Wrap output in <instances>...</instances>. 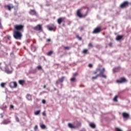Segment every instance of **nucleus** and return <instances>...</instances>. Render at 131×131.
<instances>
[{"label": "nucleus", "mask_w": 131, "mask_h": 131, "mask_svg": "<svg viewBox=\"0 0 131 131\" xmlns=\"http://www.w3.org/2000/svg\"><path fill=\"white\" fill-rule=\"evenodd\" d=\"M77 75H78V73H75L73 74L74 76H77Z\"/></svg>", "instance_id": "nucleus-37"}, {"label": "nucleus", "mask_w": 131, "mask_h": 131, "mask_svg": "<svg viewBox=\"0 0 131 131\" xmlns=\"http://www.w3.org/2000/svg\"><path fill=\"white\" fill-rule=\"evenodd\" d=\"M10 108H11V109H14V105H10Z\"/></svg>", "instance_id": "nucleus-41"}, {"label": "nucleus", "mask_w": 131, "mask_h": 131, "mask_svg": "<svg viewBox=\"0 0 131 131\" xmlns=\"http://www.w3.org/2000/svg\"><path fill=\"white\" fill-rule=\"evenodd\" d=\"M1 85L2 88H5V85H6V83H2L1 84Z\"/></svg>", "instance_id": "nucleus-30"}, {"label": "nucleus", "mask_w": 131, "mask_h": 131, "mask_svg": "<svg viewBox=\"0 0 131 131\" xmlns=\"http://www.w3.org/2000/svg\"><path fill=\"white\" fill-rule=\"evenodd\" d=\"M14 29L16 30V31H24V25H16L14 26Z\"/></svg>", "instance_id": "nucleus-3"}, {"label": "nucleus", "mask_w": 131, "mask_h": 131, "mask_svg": "<svg viewBox=\"0 0 131 131\" xmlns=\"http://www.w3.org/2000/svg\"><path fill=\"white\" fill-rule=\"evenodd\" d=\"M37 69H38V70H41V66H38V67H37Z\"/></svg>", "instance_id": "nucleus-36"}, {"label": "nucleus", "mask_w": 131, "mask_h": 131, "mask_svg": "<svg viewBox=\"0 0 131 131\" xmlns=\"http://www.w3.org/2000/svg\"><path fill=\"white\" fill-rule=\"evenodd\" d=\"M42 103L43 104H46V100L42 99Z\"/></svg>", "instance_id": "nucleus-38"}, {"label": "nucleus", "mask_w": 131, "mask_h": 131, "mask_svg": "<svg viewBox=\"0 0 131 131\" xmlns=\"http://www.w3.org/2000/svg\"><path fill=\"white\" fill-rule=\"evenodd\" d=\"M76 37H77V38H78V39L79 40H81V39H82V38H81V37L79 36V35H77Z\"/></svg>", "instance_id": "nucleus-29"}, {"label": "nucleus", "mask_w": 131, "mask_h": 131, "mask_svg": "<svg viewBox=\"0 0 131 131\" xmlns=\"http://www.w3.org/2000/svg\"><path fill=\"white\" fill-rule=\"evenodd\" d=\"M33 29L36 31H39L41 30V25H37L36 27L33 28Z\"/></svg>", "instance_id": "nucleus-11"}, {"label": "nucleus", "mask_w": 131, "mask_h": 131, "mask_svg": "<svg viewBox=\"0 0 131 131\" xmlns=\"http://www.w3.org/2000/svg\"><path fill=\"white\" fill-rule=\"evenodd\" d=\"M64 78H65V77H62L61 78L59 79V82H63V81H64Z\"/></svg>", "instance_id": "nucleus-22"}, {"label": "nucleus", "mask_w": 131, "mask_h": 131, "mask_svg": "<svg viewBox=\"0 0 131 131\" xmlns=\"http://www.w3.org/2000/svg\"><path fill=\"white\" fill-rule=\"evenodd\" d=\"M2 27V18H0V28Z\"/></svg>", "instance_id": "nucleus-40"}, {"label": "nucleus", "mask_w": 131, "mask_h": 131, "mask_svg": "<svg viewBox=\"0 0 131 131\" xmlns=\"http://www.w3.org/2000/svg\"><path fill=\"white\" fill-rule=\"evenodd\" d=\"M103 31V29H102L101 27H97L93 30V31L92 32V33L93 34H97V33H100V32H101V31Z\"/></svg>", "instance_id": "nucleus-5"}, {"label": "nucleus", "mask_w": 131, "mask_h": 131, "mask_svg": "<svg viewBox=\"0 0 131 131\" xmlns=\"http://www.w3.org/2000/svg\"><path fill=\"white\" fill-rule=\"evenodd\" d=\"M37 128H38V126L37 125H36L34 128V130L36 131L37 130Z\"/></svg>", "instance_id": "nucleus-31"}, {"label": "nucleus", "mask_w": 131, "mask_h": 131, "mask_svg": "<svg viewBox=\"0 0 131 131\" xmlns=\"http://www.w3.org/2000/svg\"><path fill=\"white\" fill-rule=\"evenodd\" d=\"M40 113V110L37 111L34 113L35 115H38Z\"/></svg>", "instance_id": "nucleus-25"}, {"label": "nucleus", "mask_w": 131, "mask_h": 131, "mask_svg": "<svg viewBox=\"0 0 131 131\" xmlns=\"http://www.w3.org/2000/svg\"><path fill=\"white\" fill-rule=\"evenodd\" d=\"M17 82H11L9 84V86L11 89H16V88H17Z\"/></svg>", "instance_id": "nucleus-8"}, {"label": "nucleus", "mask_w": 131, "mask_h": 131, "mask_svg": "<svg viewBox=\"0 0 131 131\" xmlns=\"http://www.w3.org/2000/svg\"><path fill=\"white\" fill-rule=\"evenodd\" d=\"M18 83L20 84V85H24V84L25 83V80H19L18 81Z\"/></svg>", "instance_id": "nucleus-17"}, {"label": "nucleus", "mask_w": 131, "mask_h": 131, "mask_svg": "<svg viewBox=\"0 0 131 131\" xmlns=\"http://www.w3.org/2000/svg\"><path fill=\"white\" fill-rule=\"evenodd\" d=\"M75 77H73L72 78H71L70 80L71 81H75Z\"/></svg>", "instance_id": "nucleus-33"}, {"label": "nucleus", "mask_w": 131, "mask_h": 131, "mask_svg": "<svg viewBox=\"0 0 131 131\" xmlns=\"http://www.w3.org/2000/svg\"><path fill=\"white\" fill-rule=\"evenodd\" d=\"M68 125L70 128H76V127L72 124L71 123H69Z\"/></svg>", "instance_id": "nucleus-15"}, {"label": "nucleus", "mask_w": 131, "mask_h": 131, "mask_svg": "<svg viewBox=\"0 0 131 131\" xmlns=\"http://www.w3.org/2000/svg\"><path fill=\"white\" fill-rule=\"evenodd\" d=\"M89 125L92 128H96V125L94 123H91L89 124Z\"/></svg>", "instance_id": "nucleus-20"}, {"label": "nucleus", "mask_w": 131, "mask_h": 131, "mask_svg": "<svg viewBox=\"0 0 131 131\" xmlns=\"http://www.w3.org/2000/svg\"><path fill=\"white\" fill-rule=\"evenodd\" d=\"M88 49H84L82 51L83 54H88Z\"/></svg>", "instance_id": "nucleus-26"}, {"label": "nucleus", "mask_w": 131, "mask_h": 131, "mask_svg": "<svg viewBox=\"0 0 131 131\" xmlns=\"http://www.w3.org/2000/svg\"><path fill=\"white\" fill-rule=\"evenodd\" d=\"M127 80L124 77H121L119 80L116 81L117 83H124V82H126Z\"/></svg>", "instance_id": "nucleus-6"}, {"label": "nucleus", "mask_w": 131, "mask_h": 131, "mask_svg": "<svg viewBox=\"0 0 131 131\" xmlns=\"http://www.w3.org/2000/svg\"><path fill=\"white\" fill-rule=\"evenodd\" d=\"M47 41L48 42H50V41H51V39H47Z\"/></svg>", "instance_id": "nucleus-44"}, {"label": "nucleus", "mask_w": 131, "mask_h": 131, "mask_svg": "<svg viewBox=\"0 0 131 131\" xmlns=\"http://www.w3.org/2000/svg\"><path fill=\"white\" fill-rule=\"evenodd\" d=\"M13 37L15 39H20L22 37V34L18 31L13 32Z\"/></svg>", "instance_id": "nucleus-2"}, {"label": "nucleus", "mask_w": 131, "mask_h": 131, "mask_svg": "<svg viewBox=\"0 0 131 131\" xmlns=\"http://www.w3.org/2000/svg\"><path fill=\"white\" fill-rule=\"evenodd\" d=\"M81 126V122H77V126Z\"/></svg>", "instance_id": "nucleus-27"}, {"label": "nucleus", "mask_w": 131, "mask_h": 131, "mask_svg": "<svg viewBox=\"0 0 131 131\" xmlns=\"http://www.w3.org/2000/svg\"><path fill=\"white\" fill-rule=\"evenodd\" d=\"M54 29H56V26H55L54 24H51L48 26V30L50 31L54 30Z\"/></svg>", "instance_id": "nucleus-12"}, {"label": "nucleus", "mask_w": 131, "mask_h": 131, "mask_svg": "<svg viewBox=\"0 0 131 131\" xmlns=\"http://www.w3.org/2000/svg\"><path fill=\"white\" fill-rule=\"evenodd\" d=\"M123 37L122 35H118L116 37V40H120Z\"/></svg>", "instance_id": "nucleus-19"}, {"label": "nucleus", "mask_w": 131, "mask_h": 131, "mask_svg": "<svg viewBox=\"0 0 131 131\" xmlns=\"http://www.w3.org/2000/svg\"><path fill=\"white\" fill-rule=\"evenodd\" d=\"M64 50H70V47H64Z\"/></svg>", "instance_id": "nucleus-35"}, {"label": "nucleus", "mask_w": 131, "mask_h": 131, "mask_svg": "<svg viewBox=\"0 0 131 131\" xmlns=\"http://www.w3.org/2000/svg\"><path fill=\"white\" fill-rule=\"evenodd\" d=\"M7 39H9V40L11 39V36H7Z\"/></svg>", "instance_id": "nucleus-43"}, {"label": "nucleus", "mask_w": 131, "mask_h": 131, "mask_svg": "<svg viewBox=\"0 0 131 131\" xmlns=\"http://www.w3.org/2000/svg\"><path fill=\"white\" fill-rule=\"evenodd\" d=\"M40 127H41V128H42V129H45L46 128V125L42 124L40 125Z\"/></svg>", "instance_id": "nucleus-24"}, {"label": "nucleus", "mask_w": 131, "mask_h": 131, "mask_svg": "<svg viewBox=\"0 0 131 131\" xmlns=\"http://www.w3.org/2000/svg\"><path fill=\"white\" fill-rule=\"evenodd\" d=\"M15 120H16V121H17V122H19V118H18V117H15Z\"/></svg>", "instance_id": "nucleus-34"}, {"label": "nucleus", "mask_w": 131, "mask_h": 131, "mask_svg": "<svg viewBox=\"0 0 131 131\" xmlns=\"http://www.w3.org/2000/svg\"><path fill=\"white\" fill-rule=\"evenodd\" d=\"M117 98H118V96H115V97L114 98V101L115 102H117Z\"/></svg>", "instance_id": "nucleus-28"}, {"label": "nucleus", "mask_w": 131, "mask_h": 131, "mask_svg": "<svg viewBox=\"0 0 131 131\" xmlns=\"http://www.w3.org/2000/svg\"><path fill=\"white\" fill-rule=\"evenodd\" d=\"M108 46H110V47H112V43H110L109 44H108Z\"/></svg>", "instance_id": "nucleus-45"}, {"label": "nucleus", "mask_w": 131, "mask_h": 131, "mask_svg": "<svg viewBox=\"0 0 131 131\" xmlns=\"http://www.w3.org/2000/svg\"><path fill=\"white\" fill-rule=\"evenodd\" d=\"M3 122V124H8V123H11V121H10V120L9 119H7V120H4Z\"/></svg>", "instance_id": "nucleus-16"}, {"label": "nucleus", "mask_w": 131, "mask_h": 131, "mask_svg": "<svg viewBox=\"0 0 131 131\" xmlns=\"http://www.w3.org/2000/svg\"><path fill=\"white\" fill-rule=\"evenodd\" d=\"M82 9H78L77 10V16L79 17V18H85L86 16H88V12L84 15L81 14V10Z\"/></svg>", "instance_id": "nucleus-4"}, {"label": "nucleus", "mask_w": 131, "mask_h": 131, "mask_svg": "<svg viewBox=\"0 0 131 131\" xmlns=\"http://www.w3.org/2000/svg\"><path fill=\"white\" fill-rule=\"evenodd\" d=\"M0 65H2V63L0 62Z\"/></svg>", "instance_id": "nucleus-48"}, {"label": "nucleus", "mask_w": 131, "mask_h": 131, "mask_svg": "<svg viewBox=\"0 0 131 131\" xmlns=\"http://www.w3.org/2000/svg\"><path fill=\"white\" fill-rule=\"evenodd\" d=\"M99 71H100L99 74L95 76L92 77V79H97L99 76H100V77H102L103 78H107V76L104 74L105 73V69L104 68L101 70L99 68H97L96 70L93 72V74L95 75V74H97Z\"/></svg>", "instance_id": "nucleus-1"}, {"label": "nucleus", "mask_w": 131, "mask_h": 131, "mask_svg": "<svg viewBox=\"0 0 131 131\" xmlns=\"http://www.w3.org/2000/svg\"><path fill=\"white\" fill-rule=\"evenodd\" d=\"M88 46H89V47H90V48H93V47H94V46H93V43H89Z\"/></svg>", "instance_id": "nucleus-32"}, {"label": "nucleus", "mask_w": 131, "mask_h": 131, "mask_svg": "<svg viewBox=\"0 0 131 131\" xmlns=\"http://www.w3.org/2000/svg\"><path fill=\"white\" fill-rule=\"evenodd\" d=\"M4 8L5 9H7V10H8V11H11V10H12V9L14 8V6L12 4H9V5H5Z\"/></svg>", "instance_id": "nucleus-9"}, {"label": "nucleus", "mask_w": 131, "mask_h": 131, "mask_svg": "<svg viewBox=\"0 0 131 131\" xmlns=\"http://www.w3.org/2000/svg\"><path fill=\"white\" fill-rule=\"evenodd\" d=\"M64 20H65V18H64V17H59L57 19V23H58V24L60 25V24H62V22H64Z\"/></svg>", "instance_id": "nucleus-13"}, {"label": "nucleus", "mask_w": 131, "mask_h": 131, "mask_svg": "<svg viewBox=\"0 0 131 131\" xmlns=\"http://www.w3.org/2000/svg\"><path fill=\"white\" fill-rule=\"evenodd\" d=\"M5 72H6V73H7V74H11V73H13V71H10V70H5Z\"/></svg>", "instance_id": "nucleus-21"}, {"label": "nucleus", "mask_w": 131, "mask_h": 131, "mask_svg": "<svg viewBox=\"0 0 131 131\" xmlns=\"http://www.w3.org/2000/svg\"><path fill=\"white\" fill-rule=\"evenodd\" d=\"M46 88H47V86L46 85H44L43 86V88L46 89Z\"/></svg>", "instance_id": "nucleus-46"}, {"label": "nucleus", "mask_w": 131, "mask_h": 131, "mask_svg": "<svg viewBox=\"0 0 131 131\" xmlns=\"http://www.w3.org/2000/svg\"><path fill=\"white\" fill-rule=\"evenodd\" d=\"M80 131H85L84 129L81 130Z\"/></svg>", "instance_id": "nucleus-47"}, {"label": "nucleus", "mask_w": 131, "mask_h": 131, "mask_svg": "<svg viewBox=\"0 0 131 131\" xmlns=\"http://www.w3.org/2000/svg\"><path fill=\"white\" fill-rule=\"evenodd\" d=\"M26 98L28 100H29V101H31V100H32V96L30 94H28L26 96Z\"/></svg>", "instance_id": "nucleus-18"}, {"label": "nucleus", "mask_w": 131, "mask_h": 131, "mask_svg": "<svg viewBox=\"0 0 131 131\" xmlns=\"http://www.w3.org/2000/svg\"><path fill=\"white\" fill-rule=\"evenodd\" d=\"M122 115L123 117V118H125V119H127V118H129V115L127 114V113L123 112L122 113Z\"/></svg>", "instance_id": "nucleus-14"}, {"label": "nucleus", "mask_w": 131, "mask_h": 131, "mask_svg": "<svg viewBox=\"0 0 131 131\" xmlns=\"http://www.w3.org/2000/svg\"><path fill=\"white\" fill-rule=\"evenodd\" d=\"M89 67H90V68H92L93 67V64L90 63V64H89Z\"/></svg>", "instance_id": "nucleus-39"}, {"label": "nucleus", "mask_w": 131, "mask_h": 131, "mask_svg": "<svg viewBox=\"0 0 131 131\" xmlns=\"http://www.w3.org/2000/svg\"><path fill=\"white\" fill-rule=\"evenodd\" d=\"M128 6V2L125 1L120 5V7L122 9H124V8H126V7H127Z\"/></svg>", "instance_id": "nucleus-7"}, {"label": "nucleus", "mask_w": 131, "mask_h": 131, "mask_svg": "<svg viewBox=\"0 0 131 131\" xmlns=\"http://www.w3.org/2000/svg\"><path fill=\"white\" fill-rule=\"evenodd\" d=\"M43 116H46V112H43L42 113Z\"/></svg>", "instance_id": "nucleus-42"}, {"label": "nucleus", "mask_w": 131, "mask_h": 131, "mask_svg": "<svg viewBox=\"0 0 131 131\" xmlns=\"http://www.w3.org/2000/svg\"><path fill=\"white\" fill-rule=\"evenodd\" d=\"M29 14L31 15V16H36L37 15V13L34 9H31L29 11Z\"/></svg>", "instance_id": "nucleus-10"}, {"label": "nucleus", "mask_w": 131, "mask_h": 131, "mask_svg": "<svg viewBox=\"0 0 131 131\" xmlns=\"http://www.w3.org/2000/svg\"><path fill=\"white\" fill-rule=\"evenodd\" d=\"M53 51H49V52H48V53H47V56H51L52 55V54H53Z\"/></svg>", "instance_id": "nucleus-23"}]
</instances>
